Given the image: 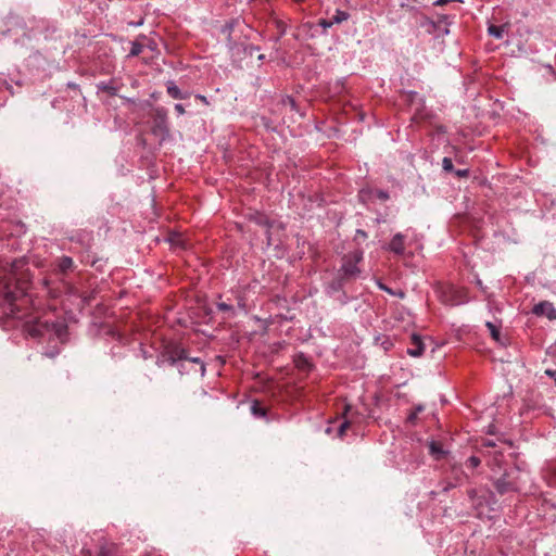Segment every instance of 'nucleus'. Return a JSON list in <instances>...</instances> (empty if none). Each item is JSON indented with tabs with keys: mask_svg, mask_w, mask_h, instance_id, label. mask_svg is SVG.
I'll list each match as a JSON object with an SVG mask.
<instances>
[{
	"mask_svg": "<svg viewBox=\"0 0 556 556\" xmlns=\"http://www.w3.org/2000/svg\"><path fill=\"white\" fill-rule=\"evenodd\" d=\"M185 362H190L199 365L200 375H205L206 368L204 362L200 357H190L186 349L179 345L167 346L164 352L157 357L156 364L159 366L169 365L177 367L180 375L186 372Z\"/></svg>",
	"mask_w": 556,
	"mask_h": 556,
	"instance_id": "nucleus-1",
	"label": "nucleus"
},
{
	"mask_svg": "<svg viewBox=\"0 0 556 556\" xmlns=\"http://www.w3.org/2000/svg\"><path fill=\"white\" fill-rule=\"evenodd\" d=\"M500 477H492L493 485L500 495L518 492L521 489L520 470L518 467L504 469Z\"/></svg>",
	"mask_w": 556,
	"mask_h": 556,
	"instance_id": "nucleus-2",
	"label": "nucleus"
},
{
	"mask_svg": "<svg viewBox=\"0 0 556 556\" xmlns=\"http://www.w3.org/2000/svg\"><path fill=\"white\" fill-rule=\"evenodd\" d=\"M364 260V251L356 249L345 254L341 260V265L338 274L341 275L349 282L356 280L362 275V269L358 264Z\"/></svg>",
	"mask_w": 556,
	"mask_h": 556,
	"instance_id": "nucleus-3",
	"label": "nucleus"
},
{
	"mask_svg": "<svg viewBox=\"0 0 556 556\" xmlns=\"http://www.w3.org/2000/svg\"><path fill=\"white\" fill-rule=\"evenodd\" d=\"M27 333L33 338H43L45 336L56 337L59 341H63L66 336V326L56 323L36 321L27 325Z\"/></svg>",
	"mask_w": 556,
	"mask_h": 556,
	"instance_id": "nucleus-4",
	"label": "nucleus"
},
{
	"mask_svg": "<svg viewBox=\"0 0 556 556\" xmlns=\"http://www.w3.org/2000/svg\"><path fill=\"white\" fill-rule=\"evenodd\" d=\"M151 132L157 139L159 146H162L170 137L167 111L164 108L154 110Z\"/></svg>",
	"mask_w": 556,
	"mask_h": 556,
	"instance_id": "nucleus-5",
	"label": "nucleus"
},
{
	"mask_svg": "<svg viewBox=\"0 0 556 556\" xmlns=\"http://www.w3.org/2000/svg\"><path fill=\"white\" fill-rule=\"evenodd\" d=\"M0 295L4 302L11 306V312L15 313L14 304L17 300L26 295L24 287L18 283H13L11 280H5L0 277Z\"/></svg>",
	"mask_w": 556,
	"mask_h": 556,
	"instance_id": "nucleus-6",
	"label": "nucleus"
},
{
	"mask_svg": "<svg viewBox=\"0 0 556 556\" xmlns=\"http://www.w3.org/2000/svg\"><path fill=\"white\" fill-rule=\"evenodd\" d=\"M451 486H459L468 481L469 477L462 465L453 463L450 466Z\"/></svg>",
	"mask_w": 556,
	"mask_h": 556,
	"instance_id": "nucleus-7",
	"label": "nucleus"
},
{
	"mask_svg": "<svg viewBox=\"0 0 556 556\" xmlns=\"http://www.w3.org/2000/svg\"><path fill=\"white\" fill-rule=\"evenodd\" d=\"M359 199L363 202L374 201L376 199L380 201H387L390 199V195L387 191L381 189L363 188L359 191Z\"/></svg>",
	"mask_w": 556,
	"mask_h": 556,
	"instance_id": "nucleus-8",
	"label": "nucleus"
},
{
	"mask_svg": "<svg viewBox=\"0 0 556 556\" xmlns=\"http://www.w3.org/2000/svg\"><path fill=\"white\" fill-rule=\"evenodd\" d=\"M348 282L349 281L337 273V275L326 283L325 293L330 298H334L337 293H340L343 290Z\"/></svg>",
	"mask_w": 556,
	"mask_h": 556,
	"instance_id": "nucleus-9",
	"label": "nucleus"
},
{
	"mask_svg": "<svg viewBox=\"0 0 556 556\" xmlns=\"http://www.w3.org/2000/svg\"><path fill=\"white\" fill-rule=\"evenodd\" d=\"M241 21L239 18H232L222 26L220 33L226 38L227 47L232 50L236 47V40L232 37V33L236 27L240 26Z\"/></svg>",
	"mask_w": 556,
	"mask_h": 556,
	"instance_id": "nucleus-10",
	"label": "nucleus"
},
{
	"mask_svg": "<svg viewBox=\"0 0 556 556\" xmlns=\"http://www.w3.org/2000/svg\"><path fill=\"white\" fill-rule=\"evenodd\" d=\"M532 313L536 316H546L549 320L556 319V308L553 303L548 301H542L535 304L532 308Z\"/></svg>",
	"mask_w": 556,
	"mask_h": 556,
	"instance_id": "nucleus-11",
	"label": "nucleus"
},
{
	"mask_svg": "<svg viewBox=\"0 0 556 556\" xmlns=\"http://www.w3.org/2000/svg\"><path fill=\"white\" fill-rule=\"evenodd\" d=\"M395 255L402 256L405 253V236L401 232L395 233L386 248Z\"/></svg>",
	"mask_w": 556,
	"mask_h": 556,
	"instance_id": "nucleus-12",
	"label": "nucleus"
},
{
	"mask_svg": "<svg viewBox=\"0 0 556 556\" xmlns=\"http://www.w3.org/2000/svg\"><path fill=\"white\" fill-rule=\"evenodd\" d=\"M504 455L500 450H494L489 457L488 466L491 469L493 476L501 473L504 466Z\"/></svg>",
	"mask_w": 556,
	"mask_h": 556,
	"instance_id": "nucleus-13",
	"label": "nucleus"
},
{
	"mask_svg": "<svg viewBox=\"0 0 556 556\" xmlns=\"http://www.w3.org/2000/svg\"><path fill=\"white\" fill-rule=\"evenodd\" d=\"M410 348L407 349L408 355L413 357H419L425 352V344L418 334L412 336Z\"/></svg>",
	"mask_w": 556,
	"mask_h": 556,
	"instance_id": "nucleus-14",
	"label": "nucleus"
},
{
	"mask_svg": "<svg viewBox=\"0 0 556 556\" xmlns=\"http://www.w3.org/2000/svg\"><path fill=\"white\" fill-rule=\"evenodd\" d=\"M429 447V454L435 459L441 460L443 459L447 454L448 451L444 450L442 444L438 441L431 440L428 443Z\"/></svg>",
	"mask_w": 556,
	"mask_h": 556,
	"instance_id": "nucleus-15",
	"label": "nucleus"
},
{
	"mask_svg": "<svg viewBox=\"0 0 556 556\" xmlns=\"http://www.w3.org/2000/svg\"><path fill=\"white\" fill-rule=\"evenodd\" d=\"M166 91L169 97H172L173 99H177V100H184V99H187L190 97V92L181 91L179 89V87L175 84V81H173V80L167 81Z\"/></svg>",
	"mask_w": 556,
	"mask_h": 556,
	"instance_id": "nucleus-16",
	"label": "nucleus"
},
{
	"mask_svg": "<svg viewBox=\"0 0 556 556\" xmlns=\"http://www.w3.org/2000/svg\"><path fill=\"white\" fill-rule=\"evenodd\" d=\"M98 91H103L109 96H116L118 93V86L115 85L113 80L110 81H100L97 84Z\"/></svg>",
	"mask_w": 556,
	"mask_h": 556,
	"instance_id": "nucleus-17",
	"label": "nucleus"
},
{
	"mask_svg": "<svg viewBox=\"0 0 556 556\" xmlns=\"http://www.w3.org/2000/svg\"><path fill=\"white\" fill-rule=\"evenodd\" d=\"M74 267V261L70 256H62L58 261V269L62 274H66L67 271L72 270Z\"/></svg>",
	"mask_w": 556,
	"mask_h": 556,
	"instance_id": "nucleus-18",
	"label": "nucleus"
},
{
	"mask_svg": "<svg viewBox=\"0 0 556 556\" xmlns=\"http://www.w3.org/2000/svg\"><path fill=\"white\" fill-rule=\"evenodd\" d=\"M81 262L94 267L97 270H102V267L105 263V261L103 258L96 257L94 255H90V254H87L86 256H84Z\"/></svg>",
	"mask_w": 556,
	"mask_h": 556,
	"instance_id": "nucleus-19",
	"label": "nucleus"
},
{
	"mask_svg": "<svg viewBox=\"0 0 556 556\" xmlns=\"http://www.w3.org/2000/svg\"><path fill=\"white\" fill-rule=\"evenodd\" d=\"M350 18V14L346 11L337 9L333 16L330 18L332 25L341 24Z\"/></svg>",
	"mask_w": 556,
	"mask_h": 556,
	"instance_id": "nucleus-20",
	"label": "nucleus"
},
{
	"mask_svg": "<svg viewBox=\"0 0 556 556\" xmlns=\"http://www.w3.org/2000/svg\"><path fill=\"white\" fill-rule=\"evenodd\" d=\"M505 27H506L505 25H503V26L490 25L488 28V33L490 36H492L496 39H502L504 31H505Z\"/></svg>",
	"mask_w": 556,
	"mask_h": 556,
	"instance_id": "nucleus-21",
	"label": "nucleus"
},
{
	"mask_svg": "<svg viewBox=\"0 0 556 556\" xmlns=\"http://www.w3.org/2000/svg\"><path fill=\"white\" fill-rule=\"evenodd\" d=\"M251 413L256 418L266 417V409L260 405L257 401H254L251 405Z\"/></svg>",
	"mask_w": 556,
	"mask_h": 556,
	"instance_id": "nucleus-22",
	"label": "nucleus"
},
{
	"mask_svg": "<svg viewBox=\"0 0 556 556\" xmlns=\"http://www.w3.org/2000/svg\"><path fill=\"white\" fill-rule=\"evenodd\" d=\"M425 406L422 404H418L414 407V409L407 416V422L414 425L417 420L418 414L424 412Z\"/></svg>",
	"mask_w": 556,
	"mask_h": 556,
	"instance_id": "nucleus-23",
	"label": "nucleus"
},
{
	"mask_svg": "<svg viewBox=\"0 0 556 556\" xmlns=\"http://www.w3.org/2000/svg\"><path fill=\"white\" fill-rule=\"evenodd\" d=\"M295 364L301 369H307L311 366L308 359L303 354L296 356Z\"/></svg>",
	"mask_w": 556,
	"mask_h": 556,
	"instance_id": "nucleus-24",
	"label": "nucleus"
},
{
	"mask_svg": "<svg viewBox=\"0 0 556 556\" xmlns=\"http://www.w3.org/2000/svg\"><path fill=\"white\" fill-rule=\"evenodd\" d=\"M334 299L341 304V305H346L350 303V301L352 300L351 296H349L346 294V292H344V290H342L340 293H337V295L334 296Z\"/></svg>",
	"mask_w": 556,
	"mask_h": 556,
	"instance_id": "nucleus-25",
	"label": "nucleus"
},
{
	"mask_svg": "<svg viewBox=\"0 0 556 556\" xmlns=\"http://www.w3.org/2000/svg\"><path fill=\"white\" fill-rule=\"evenodd\" d=\"M142 50H143V46L141 43L132 42L129 54L131 56H137L142 52Z\"/></svg>",
	"mask_w": 556,
	"mask_h": 556,
	"instance_id": "nucleus-26",
	"label": "nucleus"
},
{
	"mask_svg": "<svg viewBox=\"0 0 556 556\" xmlns=\"http://www.w3.org/2000/svg\"><path fill=\"white\" fill-rule=\"evenodd\" d=\"M481 464V460L479 457L472 455L466 460V466L468 468H477Z\"/></svg>",
	"mask_w": 556,
	"mask_h": 556,
	"instance_id": "nucleus-27",
	"label": "nucleus"
},
{
	"mask_svg": "<svg viewBox=\"0 0 556 556\" xmlns=\"http://www.w3.org/2000/svg\"><path fill=\"white\" fill-rule=\"evenodd\" d=\"M485 326L486 328L490 330L491 332V336L494 338V339H498L500 337V330L491 321H486L485 323Z\"/></svg>",
	"mask_w": 556,
	"mask_h": 556,
	"instance_id": "nucleus-28",
	"label": "nucleus"
},
{
	"mask_svg": "<svg viewBox=\"0 0 556 556\" xmlns=\"http://www.w3.org/2000/svg\"><path fill=\"white\" fill-rule=\"evenodd\" d=\"M442 167L445 172H454V165L450 157H444L442 160Z\"/></svg>",
	"mask_w": 556,
	"mask_h": 556,
	"instance_id": "nucleus-29",
	"label": "nucleus"
},
{
	"mask_svg": "<svg viewBox=\"0 0 556 556\" xmlns=\"http://www.w3.org/2000/svg\"><path fill=\"white\" fill-rule=\"evenodd\" d=\"M318 26H320L324 30L332 27L331 20L320 18L317 23Z\"/></svg>",
	"mask_w": 556,
	"mask_h": 556,
	"instance_id": "nucleus-30",
	"label": "nucleus"
},
{
	"mask_svg": "<svg viewBox=\"0 0 556 556\" xmlns=\"http://www.w3.org/2000/svg\"><path fill=\"white\" fill-rule=\"evenodd\" d=\"M350 427V421L349 420H344L340 424L339 428H338V435L339 437H342L345 432V430Z\"/></svg>",
	"mask_w": 556,
	"mask_h": 556,
	"instance_id": "nucleus-31",
	"label": "nucleus"
},
{
	"mask_svg": "<svg viewBox=\"0 0 556 556\" xmlns=\"http://www.w3.org/2000/svg\"><path fill=\"white\" fill-rule=\"evenodd\" d=\"M419 25L421 27H425V26H431V27H434V22L431 21L429 17L422 15L421 18H420V23Z\"/></svg>",
	"mask_w": 556,
	"mask_h": 556,
	"instance_id": "nucleus-32",
	"label": "nucleus"
},
{
	"mask_svg": "<svg viewBox=\"0 0 556 556\" xmlns=\"http://www.w3.org/2000/svg\"><path fill=\"white\" fill-rule=\"evenodd\" d=\"M217 308L223 312H231L232 306L230 304H227L225 302H220L217 304Z\"/></svg>",
	"mask_w": 556,
	"mask_h": 556,
	"instance_id": "nucleus-33",
	"label": "nucleus"
},
{
	"mask_svg": "<svg viewBox=\"0 0 556 556\" xmlns=\"http://www.w3.org/2000/svg\"><path fill=\"white\" fill-rule=\"evenodd\" d=\"M283 103H285L286 105H287V104H288V105H290V108H291L292 110H295V108H296V103H295V101H294V99H293L292 97H287V98L283 100Z\"/></svg>",
	"mask_w": 556,
	"mask_h": 556,
	"instance_id": "nucleus-34",
	"label": "nucleus"
},
{
	"mask_svg": "<svg viewBox=\"0 0 556 556\" xmlns=\"http://www.w3.org/2000/svg\"><path fill=\"white\" fill-rule=\"evenodd\" d=\"M59 353H60V351H59V350H56V349H54V350H51V351H45V352L42 353V355H45V356H47V357H51V358H52V357L56 356Z\"/></svg>",
	"mask_w": 556,
	"mask_h": 556,
	"instance_id": "nucleus-35",
	"label": "nucleus"
},
{
	"mask_svg": "<svg viewBox=\"0 0 556 556\" xmlns=\"http://www.w3.org/2000/svg\"><path fill=\"white\" fill-rule=\"evenodd\" d=\"M174 108L178 115H184L186 113L185 108L181 103H176Z\"/></svg>",
	"mask_w": 556,
	"mask_h": 556,
	"instance_id": "nucleus-36",
	"label": "nucleus"
},
{
	"mask_svg": "<svg viewBox=\"0 0 556 556\" xmlns=\"http://www.w3.org/2000/svg\"><path fill=\"white\" fill-rule=\"evenodd\" d=\"M456 176L458 177H466L469 174L468 169H457L455 170Z\"/></svg>",
	"mask_w": 556,
	"mask_h": 556,
	"instance_id": "nucleus-37",
	"label": "nucleus"
},
{
	"mask_svg": "<svg viewBox=\"0 0 556 556\" xmlns=\"http://www.w3.org/2000/svg\"><path fill=\"white\" fill-rule=\"evenodd\" d=\"M195 98L199 99L204 104H206V105L208 104V100L205 96L198 93V94H195Z\"/></svg>",
	"mask_w": 556,
	"mask_h": 556,
	"instance_id": "nucleus-38",
	"label": "nucleus"
},
{
	"mask_svg": "<svg viewBox=\"0 0 556 556\" xmlns=\"http://www.w3.org/2000/svg\"><path fill=\"white\" fill-rule=\"evenodd\" d=\"M358 237H361L363 239H366L367 238V232L362 230V229H357L356 230V238H358Z\"/></svg>",
	"mask_w": 556,
	"mask_h": 556,
	"instance_id": "nucleus-39",
	"label": "nucleus"
},
{
	"mask_svg": "<svg viewBox=\"0 0 556 556\" xmlns=\"http://www.w3.org/2000/svg\"><path fill=\"white\" fill-rule=\"evenodd\" d=\"M260 50V48L257 46H249L247 51L249 52V54H253V52Z\"/></svg>",
	"mask_w": 556,
	"mask_h": 556,
	"instance_id": "nucleus-40",
	"label": "nucleus"
},
{
	"mask_svg": "<svg viewBox=\"0 0 556 556\" xmlns=\"http://www.w3.org/2000/svg\"><path fill=\"white\" fill-rule=\"evenodd\" d=\"M484 446L486 447H492L495 450V443L492 441V440H486L484 443H483Z\"/></svg>",
	"mask_w": 556,
	"mask_h": 556,
	"instance_id": "nucleus-41",
	"label": "nucleus"
},
{
	"mask_svg": "<svg viewBox=\"0 0 556 556\" xmlns=\"http://www.w3.org/2000/svg\"><path fill=\"white\" fill-rule=\"evenodd\" d=\"M455 486H451V481L446 482V484L443 486V492H448L450 490L454 489Z\"/></svg>",
	"mask_w": 556,
	"mask_h": 556,
	"instance_id": "nucleus-42",
	"label": "nucleus"
},
{
	"mask_svg": "<svg viewBox=\"0 0 556 556\" xmlns=\"http://www.w3.org/2000/svg\"><path fill=\"white\" fill-rule=\"evenodd\" d=\"M26 40H30V36L25 35V36H24V38L18 39V41H20L22 45H25V43H26V42H25Z\"/></svg>",
	"mask_w": 556,
	"mask_h": 556,
	"instance_id": "nucleus-43",
	"label": "nucleus"
},
{
	"mask_svg": "<svg viewBox=\"0 0 556 556\" xmlns=\"http://www.w3.org/2000/svg\"><path fill=\"white\" fill-rule=\"evenodd\" d=\"M379 287H380V289H382V290L387 291L388 293L392 294V290L390 288H388V287H386L383 285H380Z\"/></svg>",
	"mask_w": 556,
	"mask_h": 556,
	"instance_id": "nucleus-44",
	"label": "nucleus"
},
{
	"mask_svg": "<svg viewBox=\"0 0 556 556\" xmlns=\"http://www.w3.org/2000/svg\"><path fill=\"white\" fill-rule=\"evenodd\" d=\"M258 224H265L266 226H268V222H267V219H266V218H263V217H262V218H260Z\"/></svg>",
	"mask_w": 556,
	"mask_h": 556,
	"instance_id": "nucleus-45",
	"label": "nucleus"
},
{
	"mask_svg": "<svg viewBox=\"0 0 556 556\" xmlns=\"http://www.w3.org/2000/svg\"><path fill=\"white\" fill-rule=\"evenodd\" d=\"M257 60H258V61H264V60H265V55H264V54H260V55L257 56Z\"/></svg>",
	"mask_w": 556,
	"mask_h": 556,
	"instance_id": "nucleus-46",
	"label": "nucleus"
},
{
	"mask_svg": "<svg viewBox=\"0 0 556 556\" xmlns=\"http://www.w3.org/2000/svg\"><path fill=\"white\" fill-rule=\"evenodd\" d=\"M68 87H71V88H76V87H77V85H76V84H72V83H70V84H68Z\"/></svg>",
	"mask_w": 556,
	"mask_h": 556,
	"instance_id": "nucleus-47",
	"label": "nucleus"
},
{
	"mask_svg": "<svg viewBox=\"0 0 556 556\" xmlns=\"http://www.w3.org/2000/svg\"><path fill=\"white\" fill-rule=\"evenodd\" d=\"M450 33L448 28L444 29V34L447 35Z\"/></svg>",
	"mask_w": 556,
	"mask_h": 556,
	"instance_id": "nucleus-48",
	"label": "nucleus"
}]
</instances>
